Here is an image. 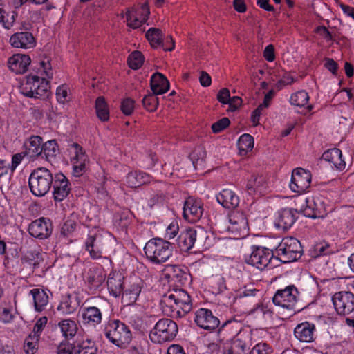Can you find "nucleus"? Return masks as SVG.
<instances>
[{"mask_svg": "<svg viewBox=\"0 0 354 354\" xmlns=\"http://www.w3.org/2000/svg\"><path fill=\"white\" fill-rule=\"evenodd\" d=\"M241 324L235 319L226 320L219 329V332H228L231 330L236 336L231 340L230 345L225 348V354H246L250 349V339L245 333L241 330Z\"/></svg>", "mask_w": 354, "mask_h": 354, "instance_id": "f257e3e1", "label": "nucleus"}, {"mask_svg": "<svg viewBox=\"0 0 354 354\" xmlns=\"http://www.w3.org/2000/svg\"><path fill=\"white\" fill-rule=\"evenodd\" d=\"M147 259L154 264L166 262L171 256L173 247L170 242L160 238L149 240L144 248Z\"/></svg>", "mask_w": 354, "mask_h": 354, "instance_id": "f03ea898", "label": "nucleus"}, {"mask_svg": "<svg viewBox=\"0 0 354 354\" xmlns=\"http://www.w3.org/2000/svg\"><path fill=\"white\" fill-rule=\"evenodd\" d=\"M104 330L106 337L118 347L126 348L131 341L132 334L129 326L119 319H110Z\"/></svg>", "mask_w": 354, "mask_h": 354, "instance_id": "7ed1b4c3", "label": "nucleus"}, {"mask_svg": "<svg viewBox=\"0 0 354 354\" xmlns=\"http://www.w3.org/2000/svg\"><path fill=\"white\" fill-rule=\"evenodd\" d=\"M162 301L171 308L174 316L178 317H184L192 308L190 296L182 289L175 290L173 292L165 295Z\"/></svg>", "mask_w": 354, "mask_h": 354, "instance_id": "20e7f679", "label": "nucleus"}, {"mask_svg": "<svg viewBox=\"0 0 354 354\" xmlns=\"http://www.w3.org/2000/svg\"><path fill=\"white\" fill-rule=\"evenodd\" d=\"M50 82L46 77L37 75H28L21 85V93L28 97L45 98L48 96Z\"/></svg>", "mask_w": 354, "mask_h": 354, "instance_id": "39448f33", "label": "nucleus"}, {"mask_svg": "<svg viewBox=\"0 0 354 354\" xmlns=\"http://www.w3.org/2000/svg\"><path fill=\"white\" fill-rule=\"evenodd\" d=\"M53 182L51 172L46 167L34 169L28 179L29 188L36 196H44L50 190Z\"/></svg>", "mask_w": 354, "mask_h": 354, "instance_id": "423d86ee", "label": "nucleus"}, {"mask_svg": "<svg viewBox=\"0 0 354 354\" xmlns=\"http://www.w3.org/2000/svg\"><path fill=\"white\" fill-rule=\"evenodd\" d=\"M277 258L282 263L293 262L299 259L302 254L300 242L294 237H285L274 250Z\"/></svg>", "mask_w": 354, "mask_h": 354, "instance_id": "0eeeda50", "label": "nucleus"}, {"mask_svg": "<svg viewBox=\"0 0 354 354\" xmlns=\"http://www.w3.org/2000/svg\"><path fill=\"white\" fill-rule=\"evenodd\" d=\"M178 333V326L168 318L160 319L149 333L150 339L157 344L173 340Z\"/></svg>", "mask_w": 354, "mask_h": 354, "instance_id": "6e6552de", "label": "nucleus"}, {"mask_svg": "<svg viewBox=\"0 0 354 354\" xmlns=\"http://www.w3.org/2000/svg\"><path fill=\"white\" fill-rule=\"evenodd\" d=\"M299 298L298 288L291 284L277 290L272 297V301L276 306L295 312Z\"/></svg>", "mask_w": 354, "mask_h": 354, "instance_id": "1a4fd4ad", "label": "nucleus"}, {"mask_svg": "<svg viewBox=\"0 0 354 354\" xmlns=\"http://www.w3.org/2000/svg\"><path fill=\"white\" fill-rule=\"evenodd\" d=\"M106 244V239L102 231L95 228L88 234L84 241V249L92 259L97 260L103 257V249Z\"/></svg>", "mask_w": 354, "mask_h": 354, "instance_id": "9d476101", "label": "nucleus"}, {"mask_svg": "<svg viewBox=\"0 0 354 354\" xmlns=\"http://www.w3.org/2000/svg\"><path fill=\"white\" fill-rule=\"evenodd\" d=\"M274 256V250L265 247L253 245L250 254L245 257V262L263 270L268 266Z\"/></svg>", "mask_w": 354, "mask_h": 354, "instance_id": "9b49d317", "label": "nucleus"}, {"mask_svg": "<svg viewBox=\"0 0 354 354\" xmlns=\"http://www.w3.org/2000/svg\"><path fill=\"white\" fill-rule=\"evenodd\" d=\"M228 219L230 225L227 227V230L236 239L243 238L248 234V221L244 212L232 211L228 214Z\"/></svg>", "mask_w": 354, "mask_h": 354, "instance_id": "f8f14e48", "label": "nucleus"}, {"mask_svg": "<svg viewBox=\"0 0 354 354\" xmlns=\"http://www.w3.org/2000/svg\"><path fill=\"white\" fill-rule=\"evenodd\" d=\"M335 310L339 315H348L354 311V294L350 291H339L332 297Z\"/></svg>", "mask_w": 354, "mask_h": 354, "instance_id": "ddd939ff", "label": "nucleus"}, {"mask_svg": "<svg viewBox=\"0 0 354 354\" xmlns=\"http://www.w3.org/2000/svg\"><path fill=\"white\" fill-rule=\"evenodd\" d=\"M310 183L311 174L309 171L301 167L292 170L291 180L289 185L292 192L302 194L310 187Z\"/></svg>", "mask_w": 354, "mask_h": 354, "instance_id": "4468645a", "label": "nucleus"}, {"mask_svg": "<svg viewBox=\"0 0 354 354\" xmlns=\"http://www.w3.org/2000/svg\"><path fill=\"white\" fill-rule=\"evenodd\" d=\"M149 14L147 3H142L138 8H131L126 12L127 24L134 29L139 28L147 21Z\"/></svg>", "mask_w": 354, "mask_h": 354, "instance_id": "2eb2a0df", "label": "nucleus"}, {"mask_svg": "<svg viewBox=\"0 0 354 354\" xmlns=\"http://www.w3.org/2000/svg\"><path fill=\"white\" fill-rule=\"evenodd\" d=\"M203 213V203L201 200L194 197H188L183 207V218L190 223L199 221Z\"/></svg>", "mask_w": 354, "mask_h": 354, "instance_id": "dca6fc26", "label": "nucleus"}, {"mask_svg": "<svg viewBox=\"0 0 354 354\" xmlns=\"http://www.w3.org/2000/svg\"><path fill=\"white\" fill-rule=\"evenodd\" d=\"M28 29L26 25L23 24L19 30L24 31L18 32L11 35L9 42L12 47L29 49L36 46V39L31 32L27 31Z\"/></svg>", "mask_w": 354, "mask_h": 354, "instance_id": "f3484780", "label": "nucleus"}, {"mask_svg": "<svg viewBox=\"0 0 354 354\" xmlns=\"http://www.w3.org/2000/svg\"><path fill=\"white\" fill-rule=\"evenodd\" d=\"M28 231L35 238L45 239L51 235L53 225L50 219L42 217L32 221L28 226Z\"/></svg>", "mask_w": 354, "mask_h": 354, "instance_id": "a211bd4d", "label": "nucleus"}, {"mask_svg": "<svg viewBox=\"0 0 354 354\" xmlns=\"http://www.w3.org/2000/svg\"><path fill=\"white\" fill-rule=\"evenodd\" d=\"M165 271L166 277L179 286H185L190 281L189 270L185 266L167 265Z\"/></svg>", "mask_w": 354, "mask_h": 354, "instance_id": "6ab92c4d", "label": "nucleus"}, {"mask_svg": "<svg viewBox=\"0 0 354 354\" xmlns=\"http://www.w3.org/2000/svg\"><path fill=\"white\" fill-rule=\"evenodd\" d=\"M194 321L198 326L207 330H214L220 324L218 318L207 308L197 310L195 313Z\"/></svg>", "mask_w": 354, "mask_h": 354, "instance_id": "aec40b11", "label": "nucleus"}, {"mask_svg": "<svg viewBox=\"0 0 354 354\" xmlns=\"http://www.w3.org/2000/svg\"><path fill=\"white\" fill-rule=\"evenodd\" d=\"M52 185L54 189V199L57 201H63L70 193V183L63 174H57Z\"/></svg>", "mask_w": 354, "mask_h": 354, "instance_id": "412c9836", "label": "nucleus"}, {"mask_svg": "<svg viewBox=\"0 0 354 354\" xmlns=\"http://www.w3.org/2000/svg\"><path fill=\"white\" fill-rule=\"evenodd\" d=\"M71 148L74 149L75 153V156L72 159L73 174L76 176H80L86 171L88 158L82 147L77 143L72 144Z\"/></svg>", "mask_w": 354, "mask_h": 354, "instance_id": "4be33fe9", "label": "nucleus"}, {"mask_svg": "<svg viewBox=\"0 0 354 354\" xmlns=\"http://www.w3.org/2000/svg\"><path fill=\"white\" fill-rule=\"evenodd\" d=\"M315 326L313 323L304 322L299 324L294 330L295 337L301 342L310 343L315 339Z\"/></svg>", "mask_w": 354, "mask_h": 354, "instance_id": "5701e85b", "label": "nucleus"}, {"mask_svg": "<svg viewBox=\"0 0 354 354\" xmlns=\"http://www.w3.org/2000/svg\"><path fill=\"white\" fill-rule=\"evenodd\" d=\"M31 59L28 55L15 54L8 59L9 68L16 74H23L28 70Z\"/></svg>", "mask_w": 354, "mask_h": 354, "instance_id": "b1692460", "label": "nucleus"}, {"mask_svg": "<svg viewBox=\"0 0 354 354\" xmlns=\"http://www.w3.org/2000/svg\"><path fill=\"white\" fill-rule=\"evenodd\" d=\"M84 281L89 290L94 293L105 281V275L97 268H90L84 275Z\"/></svg>", "mask_w": 354, "mask_h": 354, "instance_id": "393cba45", "label": "nucleus"}, {"mask_svg": "<svg viewBox=\"0 0 354 354\" xmlns=\"http://www.w3.org/2000/svg\"><path fill=\"white\" fill-rule=\"evenodd\" d=\"M143 286L144 281L140 278L134 279L131 282L129 288L124 292L123 291L122 301L126 303L127 305L134 304L140 294Z\"/></svg>", "mask_w": 354, "mask_h": 354, "instance_id": "a878e982", "label": "nucleus"}, {"mask_svg": "<svg viewBox=\"0 0 354 354\" xmlns=\"http://www.w3.org/2000/svg\"><path fill=\"white\" fill-rule=\"evenodd\" d=\"M197 231L192 227H187L182 231L177 239V245L183 252L192 249L196 241Z\"/></svg>", "mask_w": 354, "mask_h": 354, "instance_id": "bb28decb", "label": "nucleus"}, {"mask_svg": "<svg viewBox=\"0 0 354 354\" xmlns=\"http://www.w3.org/2000/svg\"><path fill=\"white\" fill-rule=\"evenodd\" d=\"M297 218V214L292 208H285L279 212L276 226L283 230L290 228Z\"/></svg>", "mask_w": 354, "mask_h": 354, "instance_id": "cd10ccee", "label": "nucleus"}, {"mask_svg": "<svg viewBox=\"0 0 354 354\" xmlns=\"http://www.w3.org/2000/svg\"><path fill=\"white\" fill-rule=\"evenodd\" d=\"M310 204V208L307 209L305 212V216L306 217L313 218H324L328 212L332 211V209H328L324 201L319 198L316 199L311 198Z\"/></svg>", "mask_w": 354, "mask_h": 354, "instance_id": "c85d7f7f", "label": "nucleus"}, {"mask_svg": "<svg viewBox=\"0 0 354 354\" xmlns=\"http://www.w3.org/2000/svg\"><path fill=\"white\" fill-rule=\"evenodd\" d=\"M124 277L119 272H113L109 275L106 284L110 294L115 297L122 294L124 290Z\"/></svg>", "mask_w": 354, "mask_h": 354, "instance_id": "c756f323", "label": "nucleus"}, {"mask_svg": "<svg viewBox=\"0 0 354 354\" xmlns=\"http://www.w3.org/2000/svg\"><path fill=\"white\" fill-rule=\"evenodd\" d=\"M217 201L226 209H234L239 203V198L236 193L228 189H223L217 196Z\"/></svg>", "mask_w": 354, "mask_h": 354, "instance_id": "7c9ffc66", "label": "nucleus"}, {"mask_svg": "<svg viewBox=\"0 0 354 354\" xmlns=\"http://www.w3.org/2000/svg\"><path fill=\"white\" fill-rule=\"evenodd\" d=\"M151 180L152 177L150 175L142 171H130L126 176L127 185L132 188H136L149 183Z\"/></svg>", "mask_w": 354, "mask_h": 354, "instance_id": "2f4dec72", "label": "nucleus"}, {"mask_svg": "<svg viewBox=\"0 0 354 354\" xmlns=\"http://www.w3.org/2000/svg\"><path fill=\"white\" fill-rule=\"evenodd\" d=\"M42 141L41 137L39 136H32L25 143L26 156L32 160L41 157L42 152Z\"/></svg>", "mask_w": 354, "mask_h": 354, "instance_id": "473e14b6", "label": "nucleus"}, {"mask_svg": "<svg viewBox=\"0 0 354 354\" xmlns=\"http://www.w3.org/2000/svg\"><path fill=\"white\" fill-rule=\"evenodd\" d=\"M322 158L330 162L337 170L342 171L346 167L345 161L342 159V151L337 148L326 151L322 154Z\"/></svg>", "mask_w": 354, "mask_h": 354, "instance_id": "72a5a7b5", "label": "nucleus"}, {"mask_svg": "<svg viewBox=\"0 0 354 354\" xmlns=\"http://www.w3.org/2000/svg\"><path fill=\"white\" fill-rule=\"evenodd\" d=\"M150 87L154 94L162 95L169 90V82L162 73H156L151 77Z\"/></svg>", "mask_w": 354, "mask_h": 354, "instance_id": "f704fd0d", "label": "nucleus"}, {"mask_svg": "<svg viewBox=\"0 0 354 354\" xmlns=\"http://www.w3.org/2000/svg\"><path fill=\"white\" fill-rule=\"evenodd\" d=\"M82 317L84 324L91 326L98 325L102 319L101 310L95 306L84 307L82 310Z\"/></svg>", "mask_w": 354, "mask_h": 354, "instance_id": "c9c22d12", "label": "nucleus"}, {"mask_svg": "<svg viewBox=\"0 0 354 354\" xmlns=\"http://www.w3.org/2000/svg\"><path fill=\"white\" fill-rule=\"evenodd\" d=\"M32 296L35 311L41 312L45 310L49 302L48 293L44 289L34 288L30 291Z\"/></svg>", "mask_w": 354, "mask_h": 354, "instance_id": "e433bc0d", "label": "nucleus"}, {"mask_svg": "<svg viewBox=\"0 0 354 354\" xmlns=\"http://www.w3.org/2000/svg\"><path fill=\"white\" fill-rule=\"evenodd\" d=\"M58 326L60 328L63 337L66 339H73L78 330L77 323L71 319L61 320L58 323Z\"/></svg>", "mask_w": 354, "mask_h": 354, "instance_id": "4c0bfd02", "label": "nucleus"}, {"mask_svg": "<svg viewBox=\"0 0 354 354\" xmlns=\"http://www.w3.org/2000/svg\"><path fill=\"white\" fill-rule=\"evenodd\" d=\"M266 180L263 176L252 174L248 179L246 188L249 194L261 193L266 187Z\"/></svg>", "mask_w": 354, "mask_h": 354, "instance_id": "58836bf2", "label": "nucleus"}, {"mask_svg": "<svg viewBox=\"0 0 354 354\" xmlns=\"http://www.w3.org/2000/svg\"><path fill=\"white\" fill-rule=\"evenodd\" d=\"M59 148L57 142L55 140H48L42 145V152L40 158L50 162L56 157Z\"/></svg>", "mask_w": 354, "mask_h": 354, "instance_id": "ea45409f", "label": "nucleus"}, {"mask_svg": "<svg viewBox=\"0 0 354 354\" xmlns=\"http://www.w3.org/2000/svg\"><path fill=\"white\" fill-rule=\"evenodd\" d=\"M73 348L77 354H97V348L95 346L94 342L89 339L76 341Z\"/></svg>", "mask_w": 354, "mask_h": 354, "instance_id": "a19ab883", "label": "nucleus"}, {"mask_svg": "<svg viewBox=\"0 0 354 354\" xmlns=\"http://www.w3.org/2000/svg\"><path fill=\"white\" fill-rule=\"evenodd\" d=\"M95 111L97 118L101 121H108L109 119V110L104 97L100 96L96 99Z\"/></svg>", "mask_w": 354, "mask_h": 354, "instance_id": "79ce46f5", "label": "nucleus"}, {"mask_svg": "<svg viewBox=\"0 0 354 354\" xmlns=\"http://www.w3.org/2000/svg\"><path fill=\"white\" fill-rule=\"evenodd\" d=\"M146 37L153 48L160 47L162 44V33L160 29L151 28L146 32Z\"/></svg>", "mask_w": 354, "mask_h": 354, "instance_id": "37998d69", "label": "nucleus"}, {"mask_svg": "<svg viewBox=\"0 0 354 354\" xmlns=\"http://www.w3.org/2000/svg\"><path fill=\"white\" fill-rule=\"evenodd\" d=\"M39 339L40 337L38 335L30 333L24 340V352L26 354H35L38 351Z\"/></svg>", "mask_w": 354, "mask_h": 354, "instance_id": "c03bdc74", "label": "nucleus"}, {"mask_svg": "<svg viewBox=\"0 0 354 354\" xmlns=\"http://www.w3.org/2000/svg\"><path fill=\"white\" fill-rule=\"evenodd\" d=\"M311 198L306 197L303 195H299L294 199L295 208H292L297 214L299 212L302 213L305 216L307 209L310 208V202Z\"/></svg>", "mask_w": 354, "mask_h": 354, "instance_id": "a18cd8bd", "label": "nucleus"}, {"mask_svg": "<svg viewBox=\"0 0 354 354\" xmlns=\"http://www.w3.org/2000/svg\"><path fill=\"white\" fill-rule=\"evenodd\" d=\"M309 100V95L305 91H300L293 93L290 99L291 104L297 106H304Z\"/></svg>", "mask_w": 354, "mask_h": 354, "instance_id": "49530a36", "label": "nucleus"}, {"mask_svg": "<svg viewBox=\"0 0 354 354\" xmlns=\"http://www.w3.org/2000/svg\"><path fill=\"white\" fill-rule=\"evenodd\" d=\"M127 62L131 68L136 70L142 66L144 56L140 51L136 50L129 55Z\"/></svg>", "mask_w": 354, "mask_h": 354, "instance_id": "de8ad7c7", "label": "nucleus"}, {"mask_svg": "<svg viewBox=\"0 0 354 354\" xmlns=\"http://www.w3.org/2000/svg\"><path fill=\"white\" fill-rule=\"evenodd\" d=\"M156 95V94L152 93L146 95L143 97L142 100V105L148 111L153 112L156 110L158 106V99Z\"/></svg>", "mask_w": 354, "mask_h": 354, "instance_id": "09e8293b", "label": "nucleus"}, {"mask_svg": "<svg viewBox=\"0 0 354 354\" xmlns=\"http://www.w3.org/2000/svg\"><path fill=\"white\" fill-rule=\"evenodd\" d=\"M238 147L240 151L248 152L254 147V138L248 133L242 135L238 140Z\"/></svg>", "mask_w": 354, "mask_h": 354, "instance_id": "8fccbe9b", "label": "nucleus"}, {"mask_svg": "<svg viewBox=\"0 0 354 354\" xmlns=\"http://www.w3.org/2000/svg\"><path fill=\"white\" fill-rule=\"evenodd\" d=\"M76 308L77 306L73 304L71 297L68 296L60 303L57 307V310L63 315H68L74 313Z\"/></svg>", "mask_w": 354, "mask_h": 354, "instance_id": "3c124183", "label": "nucleus"}, {"mask_svg": "<svg viewBox=\"0 0 354 354\" xmlns=\"http://www.w3.org/2000/svg\"><path fill=\"white\" fill-rule=\"evenodd\" d=\"M77 226L76 221L72 218H68L62 225L61 227V234L64 236H68L71 235Z\"/></svg>", "mask_w": 354, "mask_h": 354, "instance_id": "603ef678", "label": "nucleus"}, {"mask_svg": "<svg viewBox=\"0 0 354 354\" xmlns=\"http://www.w3.org/2000/svg\"><path fill=\"white\" fill-rule=\"evenodd\" d=\"M39 71L37 73H40L41 75H44L48 79H52L53 73L49 59L45 58L44 59L41 60L39 62Z\"/></svg>", "mask_w": 354, "mask_h": 354, "instance_id": "864d4df0", "label": "nucleus"}, {"mask_svg": "<svg viewBox=\"0 0 354 354\" xmlns=\"http://www.w3.org/2000/svg\"><path fill=\"white\" fill-rule=\"evenodd\" d=\"M206 156V151L203 147H197L190 153V158L193 164L195 165L198 161H203Z\"/></svg>", "mask_w": 354, "mask_h": 354, "instance_id": "5fc2aeb1", "label": "nucleus"}, {"mask_svg": "<svg viewBox=\"0 0 354 354\" xmlns=\"http://www.w3.org/2000/svg\"><path fill=\"white\" fill-rule=\"evenodd\" d=\"M17 16V13L15 12H12L11 13L6 12L3 16L2 19H0V23L6 29L9 30L13 26Z\"/></svg>", "mask_w": 354, "mask_h": 354, "instance_id": "6e6d98bb", "label": "nucleus"}, {"mask_svg": "<svg viewBox=\"0 0 354 354\" xmlns=\"http://www.w3.org/2000/svg\"><path fill=\"white\" fill-rule=\"evenodd\" d=\"M68 86L66 84L59 86L56 90V98L57 100L61 103L64 104L68 101Z\"/></svg>", "mask_w": 354, "mask_h": 354, "instance_id": "4d7b16f0", "label": "nucleus"}, {"mask_svg": "<svg viewBox=\"0 0 354 354\" xmlns=\"http://www.w3.org/2000/svg\"><path fill=\"white\" fill-rule=\"evenodd\" d=\"M47 322L48 319L46 316L39 318L33 327L31 334L38 335L40 337L44 327L47 324Z\"/></svg>", "mask_w": 354, "mask_h": 354, "instance_id": "13d9d810", "label": "nucleus"}, {"mask_svg": "<svg viewBox=\"0 0 354 354\" xmlns=\"http://www.w3.org/2000/svg\"><path fill=\"white\" fill-rule=\"evenodd\" d=\"M134 104H135V102L132 99H131V98L124 99L122 102L121 106H120L122 112L127 115H131L134 110Z\"/></svg>", "mask_w": 354, "mask_h": 354, "instance_id": "bf43d9fd", "label": "nucleus"}, {"mask_svg": "<svg viewBox=\"0 0 354 354\" xmlns=\"http://www.w3.org/2000/svg\"><path fill=\"white\" fill-rule=\"evenodd\" d=\"M230 124V121L227 118H223L222 119L214 122L212 125V129L214 133H219L226 129Z\"/></svg>", "mask_w": 354, "mask_h": 354, "instance_id": "052dcab7", "label": "nucleus"}, {"mask_svg": "<svg viewBox=\"0 0 354 354\" xmlns=\"http://www.w3.org/2000/svg\"><path fill=\"white\" fill-rule=\"evenodd\" d=\"M270 348L266 343H259L254 346L249 354H269Z\"/></svg>", "mask_w": 354, "mask_h": 354, "instance_id": "680f3d73", "label": "nucleus"}, {"mask_svg": "<svg viewBox=\"0 0 354 354\" xmlns=\"http://www.w3.org/2000/svg\"><path fill=\"white\" fill-rule=\"evenodd\" d=\"M213 288L216 294L221 293L225 290L227 287L224 278L222 277H216L214 281Z\"/></svg>", "mask_w": 354, "mask_h": 354, "instance_id": "e2e57ef3", "label": "nucleus"}, {"mask_svg": "<svg viewBox=\"0 0 354 354\" xmlns=\"http://www.w3.org/2000/svg\"><path fill=\"white\" fill-rule=\"evenodd\" d=\"M179 230V227L177 221L171 222L166 230V237L169 239L174 238Z\"/></svg>", "mask_w": 354, "mask_h": 354, "instance_id": "0e129e2a", "label": "nucleus"}, {"mask_svg": "<svg viewBox=\"0 0 354 354\" xmlns=\"http://www.w3.org/2000/svg\"><path fill=\"white\" fill-rule=\"evenodd\" d=\"M230 93L229 89L223 88L217 94V100L219 102L227 104L230 102Z\"/></svg>", "mask_w": 354, "mask_h": 354, "instance_id": "69168bd1", "label": "nucleus"}, {"mask_svg": "<svg viewBox=\"0 0 354 354\" xmlns=\"http://www.w3.org/2000/svg\"><path fill=\"white\" fill-rule=\"evenodd\" d=\"M13 319V315L11 310L7 308H3L0 309V319L5 322L8 323Z\"/></svg>", "mask_w": 354, "mask_h": 354, "instance_id": "338daca9", "label": "nucleus"}, {"mask_svg": "<svg viewBox=\"0 0 354 354\" xmlns=\"http://www.w3.org/2000/svg\"><path fill=\"white\" fill-rule=\"evenodd\" d=\"M324 66L329 71H330L333 75H336L337 74V69H338V64L333 59H331V58H326L325 59Z\"/></svg>", "mask_w": 354, "mask_h": 354, "instance_id": "774afa93", "label": "nucleus"}]
</instances>
